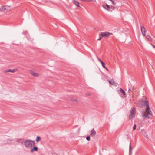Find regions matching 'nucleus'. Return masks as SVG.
Instances as JSON below:
<instances>
[{
  "label": "nucleus",
  "instance_id": "26",
  "mask_svg": "<svg viewBox=\"0 0 155 155\" xmlns=\"http://www.w3.org/2000/svg\"><path fill=\"white\" fill-rule=\"evenodd\" d=\"M97 59L98 60V61L101 62H101H102V61L98 58V57H97Z\"/></svg>",
  "mask_w": 155,
  "mask_h": 155
},
{
  "label": "nucleus",
  "instance_id": "7",
  "mask_svg": "<svg viewBox=\"0 0 155 155\" xmlns=\"http://www.w3.org/2000/svg\"><path fill=\"white\" fill-rule=\"evenodd\" d=\"M30 73L32 75L35 77H38L39 76V73H35L33 71H31Z\"/></svg>",
  "mask_w": 155,
  "mask_h": 155
},
{
  "label": "nucleus",
  "instance_id": "29",
  "mask_svg": "<svg viewBox=\"0 0 155 155\" xmlns=\"http://www.w3.org/2000/svg\"><path fill=\"white\" fill-rule=\"evenodd\" d=\"M152 46L154 48H155V45H152Z\"/></svg>",
  "mask_w": 155,
  "mask_h": 155
},
{
  "label": "nucleus",
  "instance_id": "14",
  "mask_svg": "<svg viewBox=\"0 0 155 155\" xmlns=\"http://www.w3.org/2000/svg\"><path fill=\"white\" fill-rule=\"evenodd\" d=\"M38 150V148L36 147H34L31 150V152H32L34 151H37Z\"/></svg>",
  "mask_w": 155,
  "mask_h": 155
},
{
  "label": "nucleus",
  "instance_id": "5",
  "mask_svg": "<svg viewBox=\"0 0 155 155\" xmlns=\"http://www.w3.org/2000/svg\"><path fill=\"white\" fill-rule=\"evenodd\" d=\"M17 71V69L16 68L14 69H8L4 70L3 72L4 73H6L7 72H12L14 73L16 72Z\"/></svg>",
  "mask_w": 155,
  "mask_h": 155
},
{
  "label": "nucleus",
  "instance_id": "17",
  "mask_svg": "<svg viewBox=\"0 0 155 155\" xmlns=\"http://www.w3.org/2000/svg\"><path fill=\"white\" fill-rule=\"evenodd\" d=\"M41 139V138L40 137L38 136L37 137L36 139V141L38 142Z\"/></svg>",
  "mask_w": 155,
  "mask_h": 155
},
{
  "label": "nucleus",
  "instance_id": "23",
  "mask_svg": "<svg viewBox=\"0 0 155 155\" xmlns=\"http://www.w3.org/2000/svg\"><path fill=\"white\" fill-rule=\"evenodd\" d=\"M87 1H91V2H96V1L95 0H86V2H87Z\"/></svg>",
  "mask_w": 155,
  "mask_h": 155
},
{
  "label": "nucleus",
  "instance_id": "10",
  "mask_svg": "<svg viewBox=\"0 0 155 155\" xmlns=\"http://www.w3.org/2000/svg\"><path fill=\"white\" fill-rule=\"evenodd\" d=\"M103 6L104 8H105L108 11H109V9L110 8V7L108 5L106 4V5H104Z\"/></svg>",
  "mask_w": 155,
  "mask_h": 155
},
{
  "label": "nucleus",
  "instance_id": "27",
  "mask_svg": "<svg viewBox=\"0 0 155 155\" xmlns=\"http://www.w3.org/2000/svg\"><path fill=\"white\" fill-rule=\"evenodd\" d=\"M81 1L86 2V0H80Z\"/></svg>",
  "mask_w": 155,
  "mask_h": 155
},
{
  "label": "nucleus",
  "instance_id": "16",
  "mask_svg": "<svg viewBox=\"0 0 155 155\" xmlns=\"http://www.w3.org/2000/svg\"><path fill=\"white\" fill-rule=\"evenodd\" d=\"M109 82L111 84H112V85H113L114 84L115 82H114V81L113 80V81H109Z\"/></svg>",
  "mask_w": 155,
  "mask_h": 155
},
{
  "label": "nucleus",
  "instance_id": "9",
  "mask_svg": "<svg viewBox=\"0 0 155 155\" xmlns=\"http://www.w3.org/2000/svg\"><path fill=\"white\" fill-rule=\"evenodd\" d=\"M96 134V132L94 130V129H93L91 131V134H90V135L91 136H94Z\"/></svg>",
  "mask_w": 155,
  "mask_h": 155
},
{
  "label": "nucleus",
  "instance_id": "12",
  "mask_svg": "<svg viewBox=\"0 0 155 155\" xmlns=\"http://www.w3.org/2000/svg\"><path fill=\"white\" fill-rule=\"evenodd\" d=\"M73 2L74 4L78 7H80V6H79V3L76 0H73Z\"/></svg>",
  "mask_w": 155,
  "mask_h": 155
},
{
  "label": "nucleus",
  "instance_id": "4",
  "mask_svg": "<svg viewBox=\"0 0 155 155\" xmlns=\"http://www.w3.org/2000/svg\"><path fill=\"white\" fill-rule=\"evenodd\" d=\"M0 10L2 12H6L10 10V8L6 6H3L1 8Z\"/></svg>",
  "mask_w": 155,
  "mask_h": 155
},
{
  "label": "nucleus",
  "instance_id": "22",
  "mask_svg": "<svg viewBox=\"0 0 155 155\" xmlns=\"http://www.w3.org/2000/svg\"><path fill=\"white\" fill-rule=\"evenodd\" d=\"M86 139L88 141H90V136H87L86 137Z\"/></svg>",
  "mask_w": 155,
  "mask_h": 155
},
{
  "label": "nucleus",
  "instance_id": "24",
  "mask_svg": "<svg viewBox=\"0 0 155 155\" xmlns=\"http://www.w3.org/2000/svg\"><path fill=\"white\" fill-rule=\"evenodd\" d=\"M136 124H135L133 127V130H135L136 129Z\"/></svg>",
  "mask_w": 155,
  "mask_h": 155
},
{
  "label": "nucleus",
  "instance_id": "25",
  "mask_svg": "<svg viewBox=\"0 0 155 155\" xmlns=\"http://www.w3.org/2000/svg\"><path fill=\"white\" fill-rule=\"evenodd\" d=\"M131 92H132V91H131L130 89H129L128 90V92L129 93H130Z\"/></svg>",
  "mask_w": 155,
  "mask_h": 155
},
{
  "label": "nucleus",
  "instance_id": "20",
  "mask_svg": "<svg viewBox=\"0 0 155 155\" xmlns=\"http://www.w3.org/2000/svg\"><path fill=\"white\" fill-rule=\"evenodd\" d=\"M99 36H100V38H99L98 39V40H101V39L103 38V36H102V35H101V34L99 35Z\"/></svg>",
  "mask_w": 155,
  "mask_h": 155
},
{
  "label": "nucleus",
  "instance_id": "8",
  "mask_svg": "<svg viewBox=\"0 0 155 155\" xmlns=\"http://www.w3.org/2000/svg\"><path fill=\"white\" fill-rule=\"evenodd\" d=\"M141 30L143 35V36H145L146 33V30L144 26H142L141 27Z\"/></svg>",
  "mask_w": 155,
  "mask_h": 155
},
{
  "label": "nucleus",
  "instance_id": "18",
  "mask_svg": "<svg viewBox=\"0 0 155 155\" xmlns=\"http://www.w3.org/2000/svg\"><path fill=\"white\" fill-rule=\"evenodd\" d=\"M101 64H102V66H103V67L104 68H105V63L103 61L102 62H101Z\"/></svg>",
  "mask_w": 155,
  "mask_h": 155
},
{
  "label": "nucleus",
  "instance_id": "30",
  "mask_svg": "<svg viewBox=\"0 0 155 155\" xmlns=\"http://www.w3.org/2000/svg\"><path fill=\"white\" fill-rule=\"evenodd\" d=\"M111 7H114V6H112H112H111Z\"/></svg>",
  "mask_w": 155,
  "mask_h": 155
},
{
  "label": "nucleus",
  "instance_id": "28",
  "mask_svg": "<svg viewBox=\"0 0 155 155\" xmlns=\"http://www.w3.org/2000/svg\"><path fill=\"white\" fill-rule=\"evenodd\" d=\"M105 68L106 69L107 71H108V68H107L105 67Z\"/></svg>",
  "mask_w": 155,
  "mask_h": 155
},
{
  "label": "nucleus",
  "instance_id": "11",
  "mask_svg": "<svg viewBox=\"0 0 155 155\" xmlns=\"http://www.w3.org/2000/svg\"><path fill=\"white\" fill-rule=\"evenodd\" d=\"M132 154V148L131 146V143H130L129 150V155H131Z\"/></svg>",
  "mask_w": 155,
  "mask_h": 155
},
{
  "label": "nucleus",
  "instance_id": "3",
  "mask_svg": "<svg viewBox=\"0 0 155 155\" xmlns=\"http://www.w3.org/2000/svg\"><path fill=\"white\" fill-rule=\"evenodd\" d=\"M136 114V110L134 108H132L130 110L129 115V117L130 119L133 118L135 117Z\"/></svg>",
  "mask_w": 155,
  "mask_h": 155
},
{
  "label": "nucleus",
  "instance_id": "6",
  "mask_svg": "<svg viewBox=\"0 0 155 155\" xmlns=\"http://www.w3.org/2000/svg\"><path fill=\"white\" fill-rule=\"evenodd\" d=\"M110 34H112L111 33H110L109 32H101V35L103 36H106L107 37H109Z\"/></svg>",
  "mask_w": 155,
  "mask_h": 155
},
{
  "label": "nucleus",
  "instance_id": "2",
  "mask_svg": "<svg viewBox=\"0 0 155 155\" xmlns=\"http://www.w3.org/2000/svg\"><path fill=\"white\" fill-rule=\"evenodd\" d=\"M35 142L30 140H26L24 142L25 147L28 149L32 148L35 145Z\"/></svg>",
  "mask_w": 155,
  "mask_h": 155
},
{
  "label": "nucleus",
  "instance_id": "19",
  "mask_svg": "<svg viewBox=\"0 0 155 155\" xmlns=\"http://www.w3.org/2000/svg\"><path fill=\"white\" fill-rule=\"evenodd\" d=\"M145 100H144V99H142L139 102L143 104Z\"/></svg>",
  "mask_w": 155,
  "mask_h": 155
},
{
  "label": "nucleus",
  "instance_id": "13",
  "mask_svg": "<svg viewBox=\"0 0 155 155\" xmlns=\"http://www.w3.org/2000/svg\"><path fill=\"white\" fill-rule=\"evenodd\" d=\"M119 91L124 96L126 95V94L125 92L122 88H120Z\"/></svg>",
  "mask_w": 155,
  "mask_h": 155
},
{
  "label": "nucleus",
  "instance_id": "1",
  "mask_svg": "<svg viewBox=\"0 0 155 155\" xmlns=\"http://www.w3.org/2000/svg\"><path fill=\"white\" fill-rule=\"evenodd\" d=\"M144 105L147 106L146 111H143L142 114V117L144 119L145 118H150L153 115V114L150 110L148 102L147 101L145 100L143 103Z\"/></svg>",
  "mask_w": 155,
  "mask_h": 155
},
{
  "label": "nucleus",
  "instance_id": "15",
  "mask_svg": "<svg viewBox=\"0 0 155 155\" xmlns=\"http://www.w3.org/2000/svg\"><path fill=\"white\" fill-rule=\"evenodd\" d=\"M146 38L149 41L151 42L152 41V39L150 36L148 35H147L146 37Z\"/></svg>",
  "mask_w": 155,
  "mask_h": 155
},
{
  "label": "nucleus",
  "instance_id": "21",
  "mask_svg": "<svg viewBox=\"0 0 155 155\" xmlns=\"http://www.w3.org/2000/svg\"><path fill=\"white\" fill-rule=\"evenodd\" d=\"M110 1L112 2V3L113 5H115V3L112 0H109Z\"/></svg>",
  "mask_w": 155,
  "mask_h": 155
}]
</instances>
